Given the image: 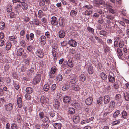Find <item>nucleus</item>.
<instances>
[{
  "label": "nucleus",
  "mask_w": 129,
  "mask_h": 129,
  "mask_svg": "<svg viewBox=\"0 0 129 129\" xmlns=\"http://www.w3.org/2000/svg\"><path fill=\"white\" fill-rule=\"evenodd\" d=\"M124 96L125 99L127 101L129 100V94L126 92L124 94Z\"/></svg>",
  "instance_id": "nucleus-47"
},
{
  "label": "nucleus",
  "mask_w": 129,
  "mask_h": 129,
  "mask_svg": "<svg viewBox=\"0 0 129 129\" xmlns=\"http://www.w3.org/2000/svg\"><path fill=\"white\" fill-rule=\"evenodd\" d=\"M41 119H42L44 118V113L43 112H41L39 113V114Z\"/></svg>",
  "instance_id": "nucleus-64"
},
{
  "label": "nucleus",
  "mask_w": 129,
  "mask_h": 129,
  "mask_svg": "<svg viewBox=\"0 0 129 129\" xmlns=\"http://www.w3.org/2000/svg\"><path fill=\"white\" fill-rule=\"evenodd\" d=\"M69 45L72 47H75L77 45V43L76 41L72 40H70L68 42Z\"/></svg>",
  "instance_id": "nucleus-9"
},
{
  "label": "nucleus",
  "mask_w": 129,
  "mask_h": 129,
  "mask_svg": "<svg viewBox=\"0 0 129 129\" xmlns=\"http://www.w3.org/2000/svg\"><path fill=\"white\" fill-rule=\"evenodd\" d=\"M20 45L22 47H24L26 45V43L22 37H20L19 39Z\"/></svg>",
  "instance_id": "nucleus-12"
},
{
  "label": "nucleus",
  "mask_w": 129,
  "mask_h": 129,
  "mask_svg": "<svg viewBox=\"0 0 129 129\" xmlns=\"http://www.w3.org/2000/svg\"><path fill=\"white\" fill-rule=\"evenodd\" d=\"M73 121L75 123H77L80 121V117L78 115H74L73 117Z\"/></svg>",
  "instance_id": "nucleus-15"
},
{
  "label": "nucleus",
  "mask_w": 129,
  "mask_h": 129,
  "mask_svg": "<svg viewBox=\"0 0 129 129\" xmlns=\"http://www.w3.org/2000/svg\"><path fill=\"white\" fill-rule=\"evenodd\" d=\"M120 123V121L118 120H116L114 121L112 123V125H114L119 124Z\"/></svg>",
  "instance_id": "nucleus-62"
},
{
  "label": "nucleus",
  "mask_w": 129,
  "mask_h": 129,
  "mask_svg": "<svg viewBox=\"0 0 129 129\" xmlns=\"http://www.w3.org/2000/svg\"><path fill=\"white\" fill-rule=\"evenodd\" d=\"M51 24L53 25H56L58 23L57 21L51 20Z\"/></svg>",
  "instance_id": "nucleus-59"
},
{
  "label": "nucleus",
  "mask_w": 129,
  "mask_h": 129,
  "mask_svg": "<svg viewBox=\"0 0 129 129\" xmlns=\"http://www.w3.org/2000/svg\"><path fill=\"white\" fill-rule=\"evenodd\" d=\"M5 27V23L3 22H0V29L2 30Z\"/></svg>",
  "instance_id": "nucleus-46"
},
{
  "label": "nucleus",
  "mask_w": 129,
  "mask_h": 129,
  "mask_svg": "<svg viewBox=\"0 0 129 129\" xmlns=\"http://www.w3.org/2000/svg\"><path fill=\"white\" fill-rule=\"evenodd\" d=\"M80 80L83 82L85 81L86 79V77L85 75L83 74H82L80 76Z\"/></svg>",
  "instance_id": "nucleus-35"
},
{
  "label": "nucleus",
  "mask_w": 129,
  "mask_h": 129,
  "mask_svg": "<svg viewBox=\"0 0 129 129\" xmlns=\"http://www.w3.org/2000/svg\"><path fill=\"white\" fill-rule=\"evenodd\" d=\"M34 24L37 25H38L39 24V20L37 19H35L34 20Z\"/></svg>",
  "instance_id": "nucleus-55"
},
{
  "label": "nucleus",
  "mask_w": 129,
  "mask_h": 129,
  "mask_svg": "<svg viewBox=\"0 0 129 129\" xmlns=\"http://www.w3.org/2000/svg\"><path fill=\"white\" fill-rule=\"evenodd\" d=\"M62 76L61 74L58 75L57 77V79L59 81H61L62 79Z\"/></svg>",
  "instance_id": "nucleus-50"
},
{
  "label": "nucleus",
  "mask_w": 129,
  "mask_h": 129,
  "mask_svg": "<svg viewBox=\"0 0 129 129\" xmlns=\"http://www.w3.org/2000/svg\"><path fill=\"white\" fill-rule=\"evenodd\" d=\"M115 100L117 103H119L121 104L122 102L121 96L119 94H117L115 96Z\"/></svg>",
  "instance_id": "nucleus-10"
},
{
  "label": "nucleus",
  "mask_w": 129,
  "mask_h": 129,
  "mask_svg": "<svg viewBox=\"0 0 129 129\" xmlns=\"http://www.w3.org/2000/svg\"><path fill=\"white\" fill-rule=\"evenodd\" d=\"M97 22L98 23L100 24H102L104 22V20L103 19L102 17L98 19L97 21Z\"/></svg>",
  "instance_id": "nucleus-45"
},
{
  "label": "nucleus",
  "mask_w": 129,
  "mask_h": 129,
  "mask_svg": "<svg viewBox=\"0 0 129 129\" xmlns=\"http://www.w3.org/2000/svg\"><path fill=\"white\" fill-rule=\"evenodd\" d=\"M26 91L27 93L31 94L33 92V89L30 87H27L26 89Z\"/></svg>",
  "instance_id": "nucleus-31"
},
{
  "label": "nucleus",
  "mask_w": 129,
  "mask_h": 129,
  "mask_svg": "<svg viewBox=\"0 0 129 129\" xmlns=\"http://www.w3.org/2000/svg\"><path fill=\"white\" fill-rule=\"evenodd\" d=\"M38 16L40 18H41L43 16V12L41 10H39L38 12Z\"/></svg>",
  "instance_id": "nucleus-51"
},
{
  "label": "nucleus",
  "mask_w": 129,
  "mask_h": 129,
  "mask_svg": "<svg viewBox=\"0 0 129 129\" xmlns=\"http://www.w3.org/2000/svg\"><path fill=\"white\" fill-rule=\"evenodd\" d=\"M120 113V111L119 110L116 111L113 114V117L114 118H115L119 115Z\"/></svg>",
  "instance_id": "nucleus-36"
},
{
  "label": "nucleus",
  "mask_w": 129,
  "mask_h": 129,
  "mask_svg": "<svg viewBox=\"0 0 129 129\" xmlns=\"http://www.w3.org/2000/svg\"><path fill=\"white\" fill-rule=\"evenodd\" d=\"M110 49V48L107 45H105L104 46V50L105 52H107L109 51Z\"/></svg>",
  "instance_id": "nucleus-43"
},
{
  "label": "nucleus",
  "mask_w": 129,
  "mask_h": 129,
  "mask_svg": "<svg viewBox=\"0 0 129 129\" xmlns=\"http://www.w3.org/2000/svg\"><path fill=\"white\" fill-rule=\"evenodd\" d=\"M41 79V76L40 74L37 75L33 80V82L35 85L40 82Z\"/></svg>",
  "instance_id": "nucleus-6"
},
{
  "label": "nucleus",
  "mask_w": 129,
  "mask_h": 129,
  "mask_svg": "<svg viewBox=\"0 0 129 129\" xmlns=\"http://www.w3.org/2000/svg\"><path fill=\"white\" fill-rule=\"evenodd\" d=\"M13 107V105L12 103H10L5 104L3 108L5 111L9 112L12 110Z\"/></svg>",
  "instance_id": "nucleus-1"
},
{
  "label": "nucleus",
  "mask_w": 129,
  "mask_h": 129,
  "mask_svg": "<svg viewBox=\"0 0 129 129\" xmlns=\"http://www.w3.org/2000/svg\"><path fill=\"white\" fill-rule=\"evenodd\" d=\"M117 55L119 58L122 59V56H123V53L121 50L119 48H117Z\"/></svg>",
  "instance_id": "nucleus-19"
},
{
  "label": "nucleus",
  "mask_w": 129,
  "mask_h": 129,
  "mask_svg": "<svg viewBox=\"0 0 129 129\" xmlns=\"http://www.w3.org/2000/svg\"><path fill=\"white\" fill-rule=\"evenodd\" d=\"M62 126L60 123H55L53 124V126L55 129H61Z\"/></svg>",
  "instance_id": "nucleus-26"
},
{
  "label": "nucleus",
  "mask_w": 129,
  "mask_h": 129,
  "mask_svg": "<svg viewBox=\"0 0 129 129\" xmlns=\"http://www.w3.org/2000/svg\"><path fill=\"white\" fill-rule=\"evenodd\" d=\"M18 126L15 123H12L11 124V129H17Z\"/></svg>",
  "instance_id": "nucleus-38"
},
{
  "label": "nucleus",
  "mask_w": 129,
  "mask_h": 129,
  "mask_svg": "<svg viewBox=\"0 0 129 129\" xmlns=\"http://www.w3.org/2000/svg\"><path fill=\"white\" fill-rule=\"evenodd\" d=\"M77 14V12L76 11L72 10L70 11V15L71 17L74 18L76 16Z\"/></svg>",
  "instance_id": "nucleus-21"
},
{
  "label": "nucleus",
  "mask_w": 129,
  "mask_h": 129,
  "mask_svg": "<svg viewBox=\"0 0 129 129\" xmlns=\"http://www.w3.org/2000/svg\"><path fill=\"white\" fill-rule=\"evenodd\" d=\"M26 38L27 40H29L30 39V40H33L34 37V35L33 33H31L30 35L28 34H26Z\"/></svg>",
  "instance_id": "nucleus-20"
},
{
  "label": "nucleus",
  "mask_w": 129,
  "mask_h": 129,
  "mask_svg": "<svg viewBox=\"0 0 129 129\" xmlns=\"http://www.w3.org/2000/svg\"><path fill=\"white\" fill-rule=\"evenodd\" d=\"M88 71L89 74H92L93 73V67L92 66L90 65L89 66L88 68Z\"/></svg>",
  "instance_id": "nucleus-25"
},
{
  "label": "nucleus",
  "mask_w": 129,
  "mask_h": 129,
  "mask_svg": "<svg viewBox=\"0 0 129 129\" xmlns=\"http://www.w3.org/2000/svg\"><path fill=\"white\" fill-rule=\"evenodd\" d=\"M52 52L53 55L54 57V60H56L57 57V53L54 50H53L52 51Z\"/></svg>",
  "instance_id": "nucleus-29"
},
{
  "label": "nucleus",
  "mask_w": 129,
  "mask_h": 129,
  "mask_svg": "<svg viewBox=\"0 0 129 129\" xmlns=\"http://www.w3.org/2000/svg\"><path fill=\"white\" fill-rule=\"evenodd\" d=\"M94 3L98 5H105V2L102 0H94Z\"/></svg>",
  "instance_id": "nucleus-13"
},
{
  "label": "nucleus",
  "mask_w": 129,
  "mask_h": 129,
  "mask_svg": "<svg viewBox=\"0 0 129 129\" xmlns=\"http://www.w3.org/2000/svg\"><path fill=\"white\" fill-rule=\"evenodd\" d=\"M42 121L46 123H49L50 122L48 118L46 117L44 118V119Z\"/></svg>",
  "instance_id": "nucleus-53"
},
{
  "label": "nucleus",
  "mask_w": 129,
  "mask_h": 129,
  "mask_svg": "<svg viewBox=\"0 0 129 129\" xmlns=\"http://www.w3.org/2000/svg\"><path fill=\"white\" fill-rule=\"evenodd\" d=\"M56 87V85L55 84H54L52 85L51 89V90L53 91H54L55 90Z\"/></svg>",
  "instance_id": "nucleus-63"
},
{
  "label": "nucleus",
  "mask_w": 129,
  "mask_h": 129,
  "mask_svg": "<svg viewBox=\"0 0 129 129\" xmlns=\"http://www.w3.org/2000/svg\"><path fill=\"white\" fill-rule=\"evenodd\" d=\"M100 76L101 78L104 80H106L107 79V75L104 72H102L100 74Z\"/></svg>",
  "instance_id": "nucleus-30"
},
{
  "label": "nucleus",
  "mask_w": 129,
  "mask_h": 129,
  "mask_svg": "<svg viewBox=\"0 0 129 129\" xmlns=\"http://www.w3.org/2000/svg\"><path fill=\"white\" fill-rule=\"evenodd\" d=\"M16 37L13 36H9V40L10 41H13L16 39Z\"/></svg>",
  "instance_id": "nucleus-57"
},
{
  "label": "nucleus",
  "mask_w": 129,
  "mask_h": 129,
  "mask_svg": "<svg viewBox=\"0 0 129 129\" xmlns=\"http://www.w3.org/2000/svg\"><path fill=\"white\" fill-rule=\"evenodd\" d=\"M110 100V97L108 95H106L104 97V102L105 104H107Z\"/></svg>",
  "instance_id": "nucleus-11"
},
{
  "label": "nucleus",
  "mask_w": 129,
  "mask_h": 129,
  "mask_svg": "<svg viewBox=\"0 0 129 129\" xmlns=\"http://www.w3.org/2000/svg\"><path fill=\"white\" fill-rule=\"evenodd\" d=\"M16 14L13 12H11L10 14V16L11 18H13L16 17Z\"/></svg>",
  "instance_id": "nucleus-54"
},
{
  "label": "nucleus",
  "mask_w": 129,
  "mask_h": 129,
  "mask_svg": "<svg viewBox=\"0 0 129 129\" xmlns=\"http://www.w3.org/2000/svg\"><path fill=\"white\" fill-rule=\"evenodd\" d=\"M57 70V69L56 67H53L51 68L49 73V76L50 78H53L54 77Z\"/></svg>",
  "instance_id": "nucleus-2"
},
{
  "label": "nucleus",
  "mask_w": 129,
  "mask_h": 129,
  "mask_svg": "<svg viewBox=\"0 0 129 129\" xmlns=\"http://www.w3.org/2000/svg\"><path fill=\"white\" fill-rule=\"evenodd\" d=\"M59 36L60 38H62L64 37L65 35V33L64 31H60L58 33Z\"/></svg>",
  "instance_id": "nucleus-28"
},
{
  "label": "nucleus",
  "mask_w": 129,
  "mask_h": 129,
  "mask_svg": "<svg viewBox=\"0 0 129 129\" xmlns=\"http://www.w3.org/2000/svg\"><path fill=\"white\" fill-rule=\"evenodd\" d=\"M40 102L42 104H44L46 102V99L44 96H42L40 99Z\"/></svg>",
  "instance_id": "nucleus-44"
},
{
  "label": "nucleus",
  "mask_w": 129,
  "mask_h": 129,
  "mask_svg": "<svg viewBox=\"0 0 129 129\" xmlns=\"http://www.w3.org/2000/svg\"><path fill=\"white\" fill-rule=\"evenodd\" d=\"M24 52V50L22 48H20L18 50L17 52V54L18 56H21Z\"/></svg>",
  "instance_id": "nucleus-22"
},
{
  "label": "nucleus",
  "mask_w": 129,
  "mask_h": 129,
  "mask_svg": "<svg viewBox=\"0 0 129 129\" xmlns=\"http://www.w3.org/2000/svg\"><path fill=\"white\" fill-rule=\"evenodd\" d=\"M42 127L44 129H48L49 125L47 124H42Z\"/></svg>",
  "instance_id": "nucleus-48"
},
{
  "label": "nucleus",
  "mask_w": 129,
  "mask_h": 129,
  "mask_svg": "<svg viewBox=\"0 0 129 129\" xmlns=\"http://www.w3.org/2000/svg\"><path fill=\"white\" fill-rule=\"evenodd\" d=\"M87 29L88 31L90 32L92 34H93L94 33V30L93 28L90 27H87Z\"/></svg>",
  "instance_id": "nucleus-41"
},
{
  "label": "nucleus",
  "mask_w": 129,
  "mask_h": 129,
  "mask_svg": "<svg viewBox=\"0 0 129 129\" xmlns=\"http://www.w3.org/2000/svg\"><path fill=\"white\" fill-rule=\"evenodd\" d=\"M29 94L27 93L25 95V99L28 100H30L31 99V96Z\"/></svg>",
  "instance_id": "nucleus-49"
},
{
  "label": "nucleus",
  "mask_w": 129,
  "mask_h": 129,
  "mask_svg": "<svg viewBox=\"0 0 129 129\" xmlns=\"http://www.w3.org/2000/svg\"><path fill=\"white\" fill-rule=\"evenodd\" d=\"M39 41L42 45H45L46 42V37L44 35H42L39 38Z\"/></svg>",
  "instance_id": "nucleus-3"
},
{
  "label": "nucleus",
  "mask_w": 129,
  "mask_h": 129,
  "mask_svg": "<svg viewBox=\"0 0 129 129\" xmlns=\"http://www.w3.org/2000/svg\"><path fill=\"white\" fill-rule=\"evenodd\" d=\"M109 81L111 82H113L115 80V78L109 75L108 77Z\"/></svg>",
  "instance_id": "nucleus-32"
},
{
  "label": "nucleus",
  "mask_w": 129,
  "mask_h": 129,
  "mask_svg": "<svg viewBox=\"0 0 129 129\" xmlns=\"http://www.w3.org/2000/svg\"><path fill=\"white\" fill-rule=\"evenodd\" d=\"M78 80V79L77 78V77H75L71 80L70 82L72 84H74L77 82Z\"/></svg>",
  "instance_id": "nucleus-33"
},
{
  "label": "nucleus",
  "mask_w": 129,
  "mask_h": 129,
  "mask_svg": "<svg viewBox=\"0 0 129 129\" xmlns=\"http://www.w3.org/2000/svg\"><path fill=\"white\" fill-rule=\"evenodd\" d=\"M11 43L9 42H7L6 46V49L7 50L9 49L11 47Z\"/></svg>",
  "instance_id": "nucleus-34"
},
{
  "label": "nucleus",
  "mask_w": 129,
  "mask_h": 129,
  "mask_svg": "<svg viewBox=\"0 0 129 129\" xmlns=\"http://www.w3.org/2000/svg\"><path fill=\"white\" fill-rule=\"evenodd\" d=\"M72 89L74 91H78L80 89L78 85L76 84H74L71 86Z\"/></svg>",
  "instance_id": "nucleus-24"
},
{
  "label": "nucleus",
  "mask_w": 129,
  "mask_h": 129,
  "mask_svg": "<svg viewBox=\"0 0 129 129\" xmlns=\"http://www.w3.org/2000/svg\"><path fill=\"white\" fill-rule=\"evenodd\" d=\"M93 98L91 97L87 98L85 100V103L87 105H89L91 104L93 101Z\"/></svg>",
  "instance_id": "nucleus-18"
},
{
  "label": "nucleus",
  "mask_w": 129,
  "mask_h": 129,
  "mask_svg": "<svg viewBox=\"0 0 129 129\" xmlns=\"http://www.w3.org/2000/svg\"><path fill=\"white\" fill-rule=\"evenodd\" d=\"M36 55L40 58H43L44 53L42 50L40 49H38L36 52Z\"/></svg>",
  "instance_id": "nucleus-4"
},
{
  "label": "nucleus",
  "mask_w": 129,
  "mask_h": 129,
  "mask_svg": "<svg viewBox=\"0 0 129 129\" xmlns=\"http://www.w3.org/2000/svg\"><path fill=\"white\" fill-rule=\"evenodd\" d=\"M68 111L70 114H73L75 112V110L74 108H70L69 109Z\"/></svg>",
  "instance_id": "nucleus-39"
},
{
  "label": "nucleus",
  "mask_w": 129,
  "mask_h": 129,
  "mask_svg": "<svg viewBox=\"0 0 129 129\" xmlns=\"http://www.w3.org/2000/svg\"><path fill=\"white\" fill-rule=\"evenodd\" d=\"M119 47L122 48L124 45V42L123 41H120L119 43Z\"/></svg>",
  "instance_id": "nucleus-58"
},
{
  "label": "nucleus",
  "mask_w": 129,
  "mask_h": 129,
  "mask_svg": "<svg viewBox=\"0 0 129 129\" xmlns=\"http://www.w3.org/2000/svg\"><path fill=\"white\" fill-rule=\"evenodd\" d=\"M115 105V102L112 101H111L109 105V111L111 112L114 109Z\"/></svg>",
  "instance_id": "nucleus-7"
},
{
  "label": "nucleus",
  "mask_w": 129,
  "mask_h": 129,
  "mask_svg": "<svg viewBox=\"0 0 129 129\" xmlns=\"http://www.w3.org/2000/svg\"><path fill=\"white\" fill-rule=\"evenodd\" d=\"M71 98L69 96H65L63 98V101L64 102L66 103H68L70 101Z\"/></svg>",
  "instance_id": "nucleus-23"
},
{
  "label": "nucleus",
  "mask_w": 129,
  "mask_h": 129,
  "mask_svg": "<svg viewBox=\"0 0 129 129\" xmlns=\"http://www.w3.org/2000/svg\"><path fill=\"white\" fill-rule=\"evenodd\" d=\"M106 18L112 20L114 19V17L111 15H107L106 16Z\"/></svg>",
  "instance_id": "nucleus-60"
},
{
  "label": "nucleus",
  "mask_w": 129,
  "mask_h": 129,
  "mask_svg": "<svg viewBox=\"0 0 129 129\" xmlns=\"http://www.w3.org/2000/svg\"><path fill=\"white\" fill-rule=\"evenodd\" d=\"M49 86L48 85L46 84L44 86L43 89L44 91H47L49 89Z\"/></svg>",
  "instance_id": "nucleus-40"
},
{
  "label": "nucleus",
  "mask_w": 129,
  "mask_h": 129,
  "mask_svg": "<svg viewBox=\"0 0 129 129\" xmlns=\"http://www.w3.org/2000/svg\"><path fill=\"white\" fill-rule=\"evenodd\" d=\"M92 11L90 10H86L84 12V15H86L89 16L92 14Z\"/></svg>",
  "instance_id": "nucleus-37"
},
{
  "label": "nucleus",
  "mask_w": 129,
  "mask_h": 129,
  "mask_svg": "<svg viewBox=\"0 0 129 129\" xmlns=\"http://www.w3.org/2000/svg\"><path fill=\"white\" fill-rule=\"evenodd\" d=\"M93 6L90 5L88 2H86L84 3L83 8H86L88 9H91L92 8Z\"/></svg>",
  "instance_id": "nucleus-14"
},
{
  "label": "nucleus",
  "mask_w": 129,
  "mask_h": 129,
  "mask_svg": "<svg viewBox=\"0 0 129 129\" xmlns=\"http://www.w3.org/2000/svg\"><path fill=\"white\" fill-rule=\"evenodd\" d=\"M14 87L16 90L19 89L20 88L19 85L18 83H16L14 84Z\"/></svg>",
  "instance_id": "nucleus-56"
},
{
  "label": "nucleus",
  "mask_w": 129,
  "mask_h": 129,
  "mask_svg": "<svg viewBox=\"0 0 129 129\" xmlns=\"http://www.w3.org/2000/svg\"><path fill=\"white\" fill-rule=\"evenodd\" d=\"M102 98L100 97L97 100V103L98 105H100L102 103Z\"/></svg>",
  "instance_id": "nucleus-52"
},
{
  "label": "nucleus",
  "mask_w": 129,
  "mask_h": 129,
  "mask_svg": "<svg viewBox=\"0 0 129 129\" xmlns=\"http://www.w3.org/2000/svg\"><path fill=\"white\" fill-rule=\"evenodd\" d=\"M23 1H22L20 3L21 4L22 8L24 10H26L28 8V5L25 2V0H23Z\"/></svg>",
  "instance_id": "nucleus-8"
},
{
  "label": "nucleus",
  "mask_w": 129,
  "mask_h": 129,
  "mask_svg": "<svg viewBox=\"0 0 129 129\" xmlns=\"http://www.w3.org/2000/svg\"><path fill=\"white\" fill-rule=\"evenodd\" d=\"M41 20L42 23L44 24H45L47 23V19L45 17L42 18L41 19Z\"/></svg>",
  "instance_id": "nucleus-61"
},
{
  "label": "nucleus",
  "mask_w": 129,
  "mask_h": 129,
  "mask_svg": "<svg viewBox=\"0 0 129 129\" xmlns=\"http://www.w3.org/2000/svg\"><path fill=\"white\" fill-rule=\"evenodd\" d=\"M99 33L101 35L100 37H103L106 36L107 35V32L105 30H102L99 31Z\"/></svg>",
  "instance_id": "nucleus-27"
},
{
  "label": "nucleus",
  "mask_w": 129,
  "mask_h": 129,
  "mask_svg": "<svg viewBox=\"0 0 129 129\" xmlns=\"http://www.w3.org/2000/svg\"><path fill=\"white\" fill-rule=\"evenodd\" d=\"M122 117L123 119H126L128 116V113L125 110H123L121 113Z\"/></svg>",
  "instance_id": "nucleus-17"
},
{
  "label": "nucleus",
  "mask_w": 129,
  "mask_h": 129,
  "mask_svg": "<svg viewBox=\"0 0 129 129\" xmlns=\"http://www.w3.org/2000/svg\"><path fill=\"white\" fill-rule=\"evenodd\" d=\"M68 65L70 68L73 67V66L72 64V60L71 59L68 60L67 62Z\"/></svg>",
  "instance_id": "nucleus-42"
},
{
  "label": "nucleus",
  "mask_w": 129,
  "mask_h": 129,
  "mask_svg": "<svg viewBox=\"0 0 129 129\" xmlns=\"http://www.w3.org/2000/svg\"><path fill=\"white\" fill-rule=\"evenodd\" d=\"M17 102L19 108H21L22 105V99L21 97H19L17 98Z\"/></svg>",
  "instance_id": "nucleus-16"
},
{
  "label": "nucleus",
  "mask_w": 129,
  "mask_h": 129,
  "mask_svg": "<svg viewBox=\"0 0 129 129\" xmlns=\"http://www.w3.org/2000/svg\"><path fill=\"white\" fill-rule=\"evenodd\" d=\"M53 106L56 109H58L60 107V103L57 99H55L53 100Z\"/></svg>",
  "instance_id": "nucleus-5"
}]
</instances>
